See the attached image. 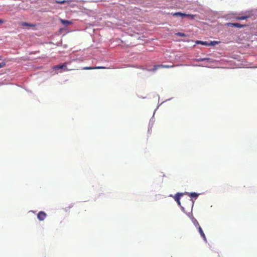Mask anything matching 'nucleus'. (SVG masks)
I'll use <instances>...</instances> for the list:
<instances>
[{"instance_id": "1", "label": "nucleus", "mask_w": 257, "mask_h": 257, "mask_svg": "<svg viewBox=\"0 0 257 257\" xmlns=\"http://www.w3.org/2000/svg\"><path fill=\"white\" fill-rule=\"evenodd\" d=\"M69 63H70L69 62H66L62 65H55L52 67V69L58 70V69H63L64 71H71V70H73V69H68L67 68V65L68 64H69Z\"/></svg>"}, {"instance_id": "2", "label": "nucleus", "mask_w": 257, "mask_h": 257, "mask_svg": "<svg viewBox=\"0 0 257 257\" xmlns=\"http://www.w3.org/2000/svg\"><path fill=\"white\" fill-rule=\"evenodd\" d=\"M174 67V65H156L152 69V71H155L159 68H169Z\"/></svg>"}, {"instance_id": "3", "label": "nucleus", "mask_w": 257, "mask_h": 257, "mask_svg": "<svg viewBox=\"0 0 257 257\" xmlns=\"http://www.w3.org/2000/svg\"><path fill=\"white\" fill-rule=\"evenodd\" d=\"M195 225L196 226H198V231L200 233V234L201 235V237H202V238H203V240L205 241V242H207V239H206V237L205 236V235L202 230V229L201 228V227L200 226L198 222L197 221L196 222V224H195Z\"/></svg>"}, {"instance_id": "4", "label": "nucleus", "mask_w": 257, "mask_h": 257, "mask_svg": "<svg viewBox=\"0 0 257 257\" xmlns=\"http://www.w3.org/2000/svg\"><path fill=\"white\" fill-rule=\"evenodd\" d=\"M47 215L46 213L44 211H40L37 214V217L39 220L43 221L46 218Z\"/></svg>"}, {"instance_id": "5", "label": "nucleus", "mask_w": 257, "mask_h": 257, "mask_svg": "<svg viewBox=\"0 0 257 257\" xmlns=\"http://www.w3.org/2000/svg\"><path fill=\"white\" fill-rule=\"evenodd\" d=\"M226 25L228 27H237V28H242L245 25H241L239 23H228L226 24Z\"/></svg>"}, {"instance_id": "6", "label": "nucleus", "mask_w": 257, "mask_h": 257, "mask_svg": "<svg viewBox=\"0 0 257 257\" xmlns=\"http://www.w3.org/2000/svg\"><path fill=\"white\" fill-rule=\"evenodd\" d=\"M105 69V67L102 66H97V67H84L82 68V70H92V69Z\"/></svg>"}, {"instance_id": "7", "label": "nucleus", "mask_w": 257, "mask_h": 257, "mask_svg": "<svg viewBox=\"0 0 257 257\" xmlns=\"http://www.w3.org/2000/svg\"><path fill=\"white\" fill-rule=\"evenodd\" d=\"M171 14L173 16L175 17H180L182 18L186 17V14L181 12H176L174 13H172Z\"/></svg>"}, {"instance_id": "8", "label": "nucleus", "mask_w": 257, "mask_h": 257, "mask_svg": "<svg viewBox=\"0 0 257 257\" xmlns=\"http://www.w3.org/2000/svg\"><path fill=\"white\" fill-rule=\"evenodd\" d=\"M182 195H183V194H182V193H177L174 197L175 200L176 201H177V202L178 203V204L179 205H180V204H181V203L180 201V196Z\"/></svg>"}, {"instance_id": "9", "label": "nucleus", "mask_w": 257, "mask_h": 257, "mask_svg": "<svg viewBox=\"0 0 257 257\" xmlns=\"http://www.w3.org/2000/svg\"><path fill=\"white\" fill-rule=\"evenodd\" d=\"M248 18H249V16L244 15V16H242L236 17L235 19L236 20H246Z\"/></svg>"}, {"instance_id": "10", "label": "nucleus", "mask_w": 257, "mask_h": 257, "mask_svg": "<svg viewBox=\"0 0 257 257\" xmlns=\"http://www.w3.org/2000/svg\"><path fill=\"white\" fill-rule=\"evenodd\" d=\"M21 26H23V27H28V26L29 27H35V25L31 24L28 23L27 22H22L21 24Z\"/></svg>"}, {"instance_id": "11", "label": "nucleus", "mask_w": 257, "mask_h": 257, "mask_svg": "<svg viewBox=\"0 0 257 257\" xmlns=\"http://www.w3.org/2000/svg\"><path fill=\"white\" fill-rule=\"evenodd\" d=\"M196 44H201V45H206V46L210 45V44L209 43H208L207 42L201 41H196Z\"/></svg>"}, {"instance_id": "12", "label": "nucleus", "mask_w": 257, "mask_h": 257, "mask_svg": "<svg viewBox=\"0 0 257 257\" xmlns=\"http://www.w3.org/2000/svg\"><path fill=\"white\" fill-rule=\"evenodd\" d=\"M189 195L190 197L192 198H197L198 196V194L195 192H192L189 193Z\"/></svg>"}, {"instance_id": "13", "label": "nucleus", "mask_w": 257, "mask_h": 257, "mask_svg": "<svg viewBox=\"0 0 257 257\" xmlns=\"http://www.w3.org/2000/svg\"><path fill=\"white\" fill-rule=\"evenodd\" d=\"M186 17H188L189 19L193 20L195 19V18L196 17V15H192V14H186Z\"/></svg>"}, {"instance_id": "14", "label": "nucleus", "mask_w": 257, "mask_h": 257, "mask_svg": "<svg viewBox=\"0 0 257 257\" xmlns=\"http://www.w3.org/2000/svg\"><path fill=\"white\" fill-rule=\"evenodd\" d=\"M61 22L62 24H65V25H69L71 23V22H70L68 20H61Z\"/></svg>"}, {"instance_id": "15", "label": "nucleus", "mask_w": 257, "mask_h": 257, "mask_svg": "<svg viewBox=\"0 0 257 257\" xmlns=\"http://www.w3.org/2000/svg\"><path fill=\"white\" fill-rule=\"evenodd\" d=\"M176 35L177 36H178L180 37H184L186 36V35L184 33H181V32H178L176 34Z\"/></svg>"}, {"instance_id": "16", "label": "nucleus", "mask_w": 257, "mask_h": 257, "mask_svg": "<svg viewBox=\"0 0 257 257\" xmlns=\"http://www.w3.org/2000/svg\"><path fill=\"white\" fill-rule=\"evenodd\" d=\"M210 60L208 58H199L198 59L199 61H209Z\"/></svg>"}, {"instance_id": "17", "label": "nucleus", "mask_w": 257, "mask_h": 257, "mask_svg": "<svg viewBox=\"0 0 257 257\" xmlns=\"http://www.w3.org/2000/svg\"><path fill=\"white\" fill-rule=\"evenodd\" d=\"M68 2V1L64 0V1H58L57 3L60 4H64L66 3H67Z\"/></svg>"}, {"instance_id": "18", "label": "nucleus", "mask_w": 257, "mask_h": 257, "mask_svg": "<svg viewBox=\"0 0 257 257\" xmlns=\"http://www.w3.org/2000/svg\"><path fill=\"white\" fill-rule=\"evenodd\" d=\"M6 63L5 61L2 62V63H0V68L4 67L6 66Z\"/></svg>"}, {"instance_id": "19", "label": "nucleus", "mask_w": 257, "mask_h": 257, "mask_svg": "<svg viewBox=\"0 0 257 257\" xmlns=\"http://www.w3.org/2000/svg\"><path fill=\"white\" fill-rule=\"evenodd\" d=\"M218 42H217V41H211L210 44H209L210 45H214L215 44H218Z\"/></svg>"}, {"instance_id": "20", "label": "nucleus", "mask_w": 257, "mask_h": 257, "mask_svg": "<svg viewBox=\"0 0 257 257\" xmlns=\"http://www.w3.org/2000/svg\"><path fill=\"white\" fill-rule=\"evenodd\" d=\"M5 22V21L3 19H0V24H2Z\"/></svg>"}]
</instances>
